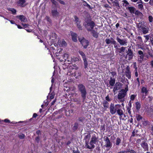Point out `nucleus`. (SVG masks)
Returning a JSON list of instances; mask_svg holds the SVG:
<instances>
[{
  "label": "nucleus",
  "mask_w": 153,
  "mask_h": 153,
  "mask_svg": "<svg viewBox=\"0 0 153 153\" xmlns=\"http://www.w3.org/2000/svg\"><path fill=\"white\" fill-rule=\"evenodd\" d=\"M98 140V137L96 133H92L91 140L90 143L87 144V147L89 149H93L95 147L94 144Z\"/></svg>",
  "instance_id": "1"
},
{
  "label": "nucleus",
  "mask_w": 153,
  "mask_h": 153,
  "mask_svg": "<svg viewBox=\"0 0 153 153\" xmlns=\"http://www.w3.org/2000/svg\"><path fill=\"white\" fill-rule=\"evenodd\" d=\"M77 88L78 91L81 94V97L84 100L87 95V91L85 86L82 84H79L78 85Z\"/></svg>",
  "instance_id": "2"
},
{
  "label": "nucleus",
  "mask_w": 153,
  "mask_h": 153,
  "mask_svg": "<svg viewBox=\"0 0 153 153\" xmlns=\"http://www.w3.org/2000/svg\"><path fill=\"white\" fill-rule=\"evenodd\" d=\"M121 105L119 104H116L115 106L113 104L111 103L109 108L110 111L111 113L113 114L116 112L117 109L120 108Z\"/></svg>",
  "instance_id": "3"
},
{
  "label": "nucleus",
  "mask_w": 153,
  "mask_h": 153,
  "mask_svg": "<svg viewBox=\"0 0 153 153\" xmlns=\"http://www.w3.org/2000/svg\"><path fill=\"white\" fill-rule=\"evenodd\" d=\"M126 94L127 93H126V91L124 90L123 89L121 90L118 94V99L120 101H124V98L125 97Z\"/></svg>",
  "instance_id": "4"
},
{
  "label": "nucleus",
  "mask_w": 153,
  "mask_h": 153,
  "mask_svg": "<svg viewBox=\"0 0 153 153\" xmlns=\"http://www.w3.org/2000/svg\"><path fill=\"white\" fill-rule=\"evenodd\" d=\"M78 40L84 48H86L89 45L88 41L82 37H79Z\"/></svg>",
  "instance_id": "5"
},
{
  "label": "nucleus",
  "mask_w": 153,
  "mask_h": 153,
  "mask_svg": "<svg viewBox=\"0 0 153 153\" xmlns=\"http://www.w3.org/2000/svg\"><path fill=\"white\" fill-rule=\"evenodd\" d=\"M86 23L85 24V26L87 30L90 31L93 29L94 26V23L93 22L89 21L86 22Z\"/></svg>",
  "instance_id": "6"
},
{
  "label": "nucleus",
  "mask_w": 153,
  "mask_h": 153,
  "mask_svg": "<svg viewBox=\"0 0 153 153\" xmlns=\"http://www.w3.org/2000/svg\"><path fill=\"white\" fill-rule=\"evenodd\" d=\"M138 53L139 55L138 56V61L139 62L141 63L143 61L144 58L143 52L141 51H139L138 52Z\"/></svg>",
  "instance_id": "7"
},
{
  "label": "nucleus",
  "mask_w": 153,
  "mask_h": 153,
  "mask_svg": "<svg viewBox=\"0 0 153 153\" xmlns=\"http://www.w3.org/2000/svg\"><path fill=\"white\" fill-rule=\"evenodd\" d=\"M104 139L105 142V144L104 145V146L106 148L111 147V143L109 138L108 137H104Z\"/></svg>",
  "instance_id": "8"
},
{
  "label": "nucleus",
  "mask_w": 153,
  "mask_h": 153,
  "mask_svg": "<svg viewBox=\"0 0 153 153\" xmlns=\"http://www.w3.org/2000/svg\"><path fill=\"white\" fill-rule=\"evenodd\" d=\"M121 86V84L119 82H116L114 87L113 91L115 93L116 91L120 89Z\"/></svg>",
  "instance_id": "9"
},
{
  "label": "nucleus",
  "mask_w": 153,
  "mask_h": 153,
  "mask_svg": "<svg viewBox=\"0 0 153 153\" xmlns=\"http://www.w3.org/2000/svg\"><path fill=\"white\" fill-rule=\"evenodd\" d=\"M117 40L118 42L121 45H126L127 41L125 39H121L118 37H117Z\"/></svg>",
  "instance_id": "10"
},
{
  "label": "nucleus",
  "mask_w": 153,
  "mask_h": 153,
  "mask_svg": "<svg viewBox=\"0 0 153 153\" xmlns=\"http://www.w3.org/2000/svg\"><path fill=\"white\" fill-rule=\"evenodd\" d=\"M16 17L20 19L22 22H27V18L23 15L17 16Z\"/></svg>",
  "instance_id": "11"
},
{
  "label": "nucleus",
  "mask_w": 153,
  "mask_h": 153,
  "mask_svg": "<svg viewBox=\"0 0 153 153\" xmlns=\"http://www.w3.org/2000/svg\"><path fill=\"white\" fill-rule=\"evenodd\" d=\"M133 57V55L131 50L130 49H128L127 52V54L126 55V57L128 58V59L130 60Z\"/></svg>",
  "instance_id": "12"
},
{
  "label": "nucleus",
  "mask_w": 153,
  "mask_h": 153,
  "mask_svg": "<svg viewBox=\"0 0 153 153\" xmlns=\"http://www.w3.org/2000/svg\"><path fill=\"white\" fill-rule=\"evenodd\" d=\"M105 41L107 44L111 43L115 44L116 43V42L112 38H111V39H106L105 40Z\"/></svg>",
  "instance_id": "13"
},
{
  "label": "nucleus",
  "mask_w": 153,
  "mask_h": 153,
  "mask_svg": "<svg viewBox=\"0 0 153 153\" xmlns=\"http://www.w3.org/2000/svg\"><path fill=\"white\" fill-rule=\"evenodd\" d=\"M102 104L104 110H106L107 108H108L109 103L106 100H104L102 103Z\"/></svg>",
  "instance_id": "14"
},
{
  "label": "nucleus",
  "mask_w": 153,
  "mask_h": 153,
  "mask_svg": "<svg viewBox=\"0 0 153 153\" xmlns=\"http://www.w3.org/2000/svg\"><path fill=\"white\" fill-rule=\"evenodd\" d=\"M59 45L60 47H65L67 45V43L64 40L59 41L58 42Z\"/></svg>",
  "instance_id": "15"
},
{
  "label": "nucleus",
  "mask_w": 153,
  "mask_h": 153,
  "mask_svg": "<svg viewBox=\"0 0 153 153\" xmlns=\"http://www.w3.org/2000/svg\"><path fill=\"white\" fill-rule=\"evenodd\" d=\"M25 2V0H19L18 1V4L19 6L22 7H24L25 6V5L24 4Z\"/></svg>",
  "instance_id": "16"
},
{
  "label": "nucleus",
  "mask_w": 153,
  "mask_h": 153,
  "mask_svg": "<svg viewBox=\"0 0 153 153\" xmlns=\"http://www.w3.org/2000/svg\"><path fill=\"white\" fill-rule=\"evenodd\" d=\"M71 35L73 41L74 42H77V34L75 33H71Z\"/></svg>",
  "instance_id": "17"
},
{
  "label": "nucleus",
  "mask_w": 153,
  "mask_h": 153,
  "mask_svg": "<svg viewBox=\"0 0 153 153\" xmlns=\"http://www.w3.org/2000/svg\"><path fill=\"white\" fill-rule=\"evenodd\" d=\"M145 26V25L142 22L139 23L137 25V27L140 30H141Z\"/></svg>",
  "instance_id": "18"
},
{
  "label": "nucleus",
  "mask_w": 153,
  "mask_h": 153,
  "mask_svg": "<svg viewBox=\"0 0 153 153\" xmlns=\"http://www.w3.org/2000/svg\"><path fill=\"white\" fill-rule=\"evenodd\" d=\"M51 13L53 16L55 17L58 16L59 14L58 12L57 11V10L56 9L52 10L51 11Z\"/></svg>",
  "instance_id": "19"
},
{
  "label": "nucleus",
  "mask_w": 153,
  "mask_h": 153,
  "mask_svg": "<svg viewBox=\"0 0 153 153\" xmlns=\"http://www.w3.org/2000/svg\"><path fill=\"white\" fill-rule=\"evenodd\" d=\"M91 137V134L90 133L88 134L87 135H85V143L86 146H87V144H88V142L89 141V140Z\"/></svg>",
  "instance_id": "20"
},
{
  "label": "nucleus",
  "mask_w": 153,
  "mask_h": 153,
  "mask_svg": "<svg viewBox=\"0 0 153 153\" xmlns=\"http://www.w3.org/2000/svg\"><path fill=\"white\" fill-rule=\"evenodd\" d=\"M128 9L131 13H134L136 10L135 8L133 7H128Z\"/></svg>",
  "instance_id": "21"
},
{
  "label": "nucleus",
  "mask_w": 153,
  "mask_h": 153,
  "mask_svg": "<svg viewBox=\"0 0 153 153\" xmlns=\"http://www.w3.org/2000/svg\"><path fill=\"white\" fill-rule=\"evenodd\" d=\"M115 82V79H113L111 77L110 79V80L109 81V84L110 85L112 86H113Z\"/></svg>",
  "instance_id": "22"
},
{
  "label": "nucleus",
  "mask_w": 153,
  "mask_h": 153,
  "mask_svg": "<svg viewBox=\"0 0 153 153\" xmlns=\"http://www.w3.org/2000/svg\"><path fill=\"white\" fill-rule=\"evenodd\" d=\"M146 26L143 28L141 30L143 32V33L144 34H146L148 33L149 30L146 27Z\"/></svg>",
  "instance_id": "23"
},
{
  "label": "nucleus",
  "mask_w": 153,
  "mask_h": 153,
  "mask_svg": "<svg viewBox=\"0 0 153 153\" xmlns=\"http://www.w3.org/2000/svg\"><path fill=\"white\" fill-rule=\"evenodd\" d=\"M141 146L142 147L145 149L146 150L147 149H148V145H147V144L145 142H143L141 144Z\"/></svg>",
  "instance_id": "24"
},
{
  "label": "nucleus",
  "mask_w": 153,
  "mask_h": 153,
  "mask_svg": "<svg viewBox=\"0 0 153 153\" xmlns=\"http://www.w3.org/2000/svg\"><path fill=\"white\" fill-rule=\"evenodd\" d=\"M126 47H122L120 48H117V50L120 53H121L122 52H124L125 50Z\"/></svg>",
  "instance_id": "25"
},
{
  "label": "nucleus",
  "mask_w": 153,
  "mask_h": 153,
  "mask_svg": "<svg viewBox=\"0 0 153 153\" xmlns=\"http://www.w3.org/2000/svg\"><path fill=\"white\" fill-rule=\"evenodd\" d=\"M135 106L137 110L138 111L140 108L141 105L139 102H135Z\"/></svg>",
  "instance_id": "26"
},
{
  "label": "nucleus",
  "mask_w": 153,
  "mask_h": 153,
  "mask_svg": "<svg viewBox=\"0 0 153 153\" xmlns=\"http://www.w3.org/2000/svg\"><path fill=\"white\" fill-rule=\"evenodd\" d=\"M69 56V54L67 53H65L62 56L63 59L65 60H66Z\"/></svg>",
  "instance_id": "27"
},
{
  "label": "nucleus",
  "mask_w": 153,
  "mask_h": 153,
  "mask_svg": "<svg viewBox=\"0 0 153 153\" xmlns=\"http://www.w3.org/2000/svg\"><path fill=\"white\" fill-rule=\"evenodd\" d=\"M116 111L117 114L120 116H121L123 114V111L121 109L118 108Z\"/></svg>",
  "instance_id": "28"
},
{
  "label": "nucleus",
  "mask_w": 153,
  "mask_h": 153,
  "mask_svg": "<svg viewBox=\"0 0 153 153\" xmlns=\"http://www.w3.org/2000/svg\"><path fill=\"white\" fill-rule=\"evenodd\" d=\"M136 117L137 118V121H140L141 120H142L143 119L142 117L140 114H137L136 115Z\"/></svg>",
  "instance_id": "29"
},
{
  "label": "nucleus",
  "mask_w": 153,
  "mask_h": 153,
  "mask_svg": "<svg viewBox=\"0 0 153 153\" xmlns=\"http://www.w3.org/2000/svg\"><path fill=\"white\" fill-rule=\"evenodd\" d=\"M141 92L143 93H145L146 95L148 92L146 88L145 87H143L141 89Z\"/></svg>",
  "instance_id": "30"
},
{
  "label": "nucleus",
  "mask_w": 153,
  "mask_h": 153,
  "mask_svg": "<svg viewBox=\"0 0 153 153\" xmlns=\"http://www.w3.org/2000/svg\"><path fill=\"white\" fill-rule=\"evenodd\" d=\"M113 6H118L119 4L118 2V1L115 0V1H113L112 2Z\"/></svg>",
  "instance_id": "31"
},
{
  "label": "nucleus",
  "mask_w": 153,
  "mask_h": 153,
  "mask_svg": "<svg viewBox=\"0 0 153 153\" xmlns=\"http://www.w3.org/2000/svg\"><path fill=\"white\" fill-rule=\"evenodd\" d=\"M126 75L128 79L131 78V73L129 71H128L126 72Z\"/></svg>",
  "instance_id": "32"
},
{
  "label": "nucleus",
  "mask_w": 153,
  "mask_h": 153,
  "mask_svg": "<svg viewBox=\"0 0 153 153\" xmlns=\"http://www.w3.org/2000/svg\"><path fill=\"white\" fill-rule=\"evenodd\" d=\"M79 53L82 56L83 59L86 58L85 56L84 53L81 51H79Z\"/></svg>",
  "instance_id": "33"
},
{
  "label": "nucleus",
  "mask_w": 153,
  "mask_h": 153,
  "mask_svg": "<svg viewBox=\"0 0 153 153\" xmlns=\"http://www.w3.org/2000/svg\"><path fill=\"white\" fill-rule=\"evenodd\" d=\"M83 60L84 61V65L85 66V68H87V67L88 65V63L87 62L86 59V58H85L83 59Z\"/></svg>",
  "instance_id": "34"
},
{
  "label": "nucleus",
  "mask_w": 153,
  "mask_h": 153,
  "mask_svg": "<svg viewBox=\"0 0 153 153\" xmlns=\"http://www.w3.org/2000/svg\"><path fill=\"white\" fill-rule=\"evenodd\" d=\"M74 21L75 22L76 24H78L80 22L79 18L76 16H74Z\"/></svg>",
  "instance_id": "35"
},
{
  "label": "nucleus",
  "mask_w": 153,
  "mask_h": 153,
  "mask_svg": "<svg viewBox=\"0 0 153 153\" xmlns=\"http://www.w3.org/2000/svg\"><path fill=\"white\" fill-rule=\"evenodd\" d=\"M121 142L120 139L118 137L117 138L116 140V144L117 145H118Z\"/></svg>",
  "instance_id": "36"
},
{
  "label": "nucleus",
  "mask_w": 153,
  "mask_h": 153,
  "mask_svg": "<svg viewBox=\"0 0 153 153\" xmlns=\"http://www.w3.org/2000/svg\"><path fill=\"white\" fill-rule=\"evenodd\" d=\"M19 137L21 139H23L25 137V135L23 134L20 133L18 135Z\"/></svg>",
  "instance_id": "37"
},
{
  "label": "nucleus",
  "mask_w": 153,
  "mask_h": 153,
  "mask_svg": "<svg viewBox=\"0 0 153 153\" xmlns=\"http://www.w3.org/2000/svg\"><path fill=\"white\" fill-rule=\"evenodd\" d=\"M8 10L11 11L13 14H15L16 12V10L13 8H9L8 9Z\"/></svg>",
  "instance_id": "38"
},
{
  "label": "nucleus",
  "mask_w": 153,
  "mask_h": 153,
  "mask_svg": "<svg viewBox=\"0 0 153 153\" xmlns=\"http://www.w3.org/2000/svg\"><path fill=\"white\" fill-rule=\"evenodd\" d=\"M72 68H73V69H75L76 70H77L79 68L77 66V65L76 64H74L72 65Z\"/></svg>",
  "instance_id": "39"
},
{
  "label": "nucleus",
  "mask_w": 153,
  "mask_h": 153,
  "mask_svg": "<svg viewBox=\"0 0 153 153\" xmlns=\"http://www.w3.org/2000/svg\"><path fill=\"white\" fill-rule=\"evenodd\" d=\"M45 19L49 22V23H50L51 22V20L49 17L47 16H46L45 18Z\"/></svg>",
  "instance_id": "40"
},
{
  "label": "nucleus",
  "mask_w": 153,
  "mask_h": 153,
  "mask_svg": "<svg viewBox=\"0 0 153 153\" xmlns=\"http://www.w3.org/2000/svg\"><path fill=\"white\" fill-rule=\"evenodd\" d=\"M136 15H141L142 14L141 13L137 10H136L134 13Z\"/></svg>",
  "instance_id": "41"
},
{
  "label": "nucleus",
  "mask_w": 153,
  "mask_h": 153,
  "mask_svg": "<svg viewBox=\"0 0 153 153\" xmlns=\"http://www.w3.org/2000/svg\"><path fill=\"white\" fill-rule=\"evenodd\" d=\"M144 37L146 39V40H145L144 42H146L149 39V37L148 35L144 36Z\"/></svg>",
  "instance_id": "42"
},
{
  "label": "nucleus",
  "mask_w": 153,
  "mask_h": 153,
  "mask_svg": "<svg viewBox=\"0 0 153 153\" xmlns=\"http://www.w3.org/2000/svg\"><path fill=\"white\" fill-rule=\"evenodd\" d=\"M149 20L150 22H152L153 21V18L152 16H150L149 17Z\"/></svg>",
  "instance_id": "43"
},
{
  "label": "nucleus",
  "mask_w": 153,
  "mask_h": 153,
  "mask_svg": "<svg viewBox=\"0 0 153 153\" xmlns=\"http://www.w3.org/2000/svg\"><path fill=\"white\" fill-rule=\"evenodd\" d=\"M22 25L24 26V27L25 28L29 26V25L28 24H26L25 23H22Z\"/></svg>",
  "instance_id": "44"
},
{
  "label": "nucleus",
  "mask_w": 153,
  "mask_h": 153,
  "mask_svg": "<svg viewBox=\"0 0 153 153\" xmlns=\"http://www.w3.org/2000/svg\"><path fill=\"white\" fill-rule=\"evenodd\" d=\"M136 96L134 95H131L130 97L131 100H134Z\"/></svg>",
  "instance_id": "45"
},
{
  "label": "nucleus",
  "mask_w": 153,
  "mask_h": 153,
  "mask_svg": "<svg viewBox=\"0 0 153 153\" xmlns=\"http://www.w3.org/2000/svg\"><path fill=\"white\" fill-rule=\"evenodd\" d=\"M51 1L52 3L55 5H56L57 4V3L54 0H51Z\"/></svg>",
  "instance_id": "46"
},
{
  "label": "nucleus",
  "mask_w": 153,
  "mask_h": 153,
  "mask_svg": "<svg viewBox=\"0 0 153 153\" xmlns=\"http://www.w3.org/2000/svg\"><path fill=\"white\" fill-rule=\"evenodd\" d=\"M143 6L142 4H139L138 5V7L139 9H142L143 8Z\"/></svg>",
  "instance_id": "47"
},
{
  "label": "nucleus",
  "mask_w": 153,
  "mask_h": 153,
  "mask_svg": "<svg viewBox=\"0 0 153 153\" xmlns=\"http://www.w3.org/2000/svg\"><path fill=\"white\" fill-rule=\"evenodd\" d=\"M93 36L94 37L97 38V34L96 32H93Z\"/></svg>",
  "instance_id": "48"
},
{
  "label": "nucleus",
  "mask_w": 153,
  "mask_h": 153,
  "mask_svg": "<svg viewBox=\"0 0 153 153\" xmlns=\"http://www.w3.org/2000/svg\"><path fill=\"white\" fill-rule=\"evenodd\" d=\"M105 99L106 101H107L108 102L111 101V100L109 98V97L108 96H107L106 97Z\"/></svg>",
  "instance_id": "49"
},
{
  "label": "nucleus",
  "mask_w": 153,
  "mask_h": 153,
  "mask_svg": "<svg viewBox=\"0 0 153 153\" xmlns=\"http://www.w3.org/2000/svg\"><path fill=\"white\" fill-rule=\"evenodd\" d=\"M76 24L78 28L80 29L81 28V25L80 24V22H79V23H78V24L77 23H76Z\"/></svg>",
  "instance_id": "50"
},
{
  "label": "nucleus",
  "mask_w": 153,
  "mask_h": 153,
  "mask_svg": "<svg viewBox=\"0 0 153 153\" xmlns=\"http://www.w3.org/2000/svg\"><path fill=\"white\" fill-rule=\"evenodd\" d=\"M111 73L112 74V75L113 76H116V73L115 72L113 71L111 72Z\"/></svg>",
  "instance_id": "51"
},
{
  "label": "nucleus",
  "mask_w": 153,
  "mask_h": 153,
  "mask_svg": "<svg viewBox=\"0 0 153 153\" xmlns=\"http://www.w3.org/2000/svg\"><path fill=\"white\" fill-rule=\"evenodd\" d=\"M58 1H59V2L62 4H65V3L63 1H62L61 0H58Z\"/></svg>",
  "instance_id": "52"
},
{
  "label": "nucleus",
  "mask_w": 153,
  "mask_h": 153,
  "mask_svg": "<svg viewBox=\"0 0 153 153\" xmlns=\"http://www.w3.org/2000/svg\"><path fill=\"white\" fill-rule=\"evenodd\" d=\"M54 97V96L52 94H51L50 95V98L51 99H53Z\"/></svg>",
  "instance_id": "53"
},
{
  "label": "nucleus",
  "mask_w": 153,
  "mask_h": 153,
  "mask_svg": "<svg viewBox=\"0 0 153 153\" xmlns=\"http://www.w3.org/2000/svg\"><path fill=\"white\" fill-rule=\"evenodd\" d=\"M39 136H38L36 137V138L35 139V140L36 142H38L39 140Z\"/></svg>",
  "instance_id": "54"
},
{
  "label": "nucleus",
  "mask_w": 153,
  "mask_h": 153,
  "mask_svg": "<svg viewBox=\"0 0 153 153\" xmlns=\"http://www.w3.org/2000/svg\"><path fill=\"white\" fill-rule=\"evenodd\" d=\"M123 2L124 3L126 4V5H128L129 4V3L126 0H124Z\"/></svg>",
  "instance_id": "55"
},
{
  "label": "nucleus",
  "mask_w": 153,
  "mask_h": 153,
  "mask_svg": "<svg viewBox=\"0 0 153 153\" xmlns=\"http://www.w3.org/2000/svg\"><path fill=\"white\" fill-rule=\"evenodd\" d=\"M78 124L77 123H76L74 124V127L75 128H77L78 127Z\"/></svg>",
  "instance_id": "56"
},
{
  "label": "nucleus",
  "mask_w": 153,
  "mask_h": 153,
  "mask_svg": "<svg viewBox=\"0 0 153 153\" xmlns=\"http://www.w3.org/2000/svg\"><path fill=\"white\" fill-rule=\"evenodd\" d=\"M74 153H80V152L78 150H74L73 151Z\"/></svg>",
  "instance_id": "57"
},
{
  "label": "nucleus",
  "mask_w": 153,
  "mask_h": 153,
  "mask_svg": "<svg viewBox=\"0 0 153 153\" xmlns=\"http://www.w3.org/2000/svg\"><path fill=\"white\" fill-rule=\"evenodd\" d=\"M149 3L151 5H153V0H150Z\"/></svg>",
  "instance_id": "58"
},
{
  "label": "nucleus",
  "mask_w": 153,
  "mask_h": 153,
  "mask_svg": "<svg viewBox=\"0 0 153 153\" xmlns=\"http://www.w3.org/2000/svg\"><path fill=\"white\" fill-rule=\"evenodd\" d=\"M137 39L140 42H142V38H141V37L140 36H138L137 37Z\"/></svg>",
  "instance_id": "59"
},
{
  "label": "nucleus",
  "mask_w": 153,
  "mask_h": 153,
  "mask_svg": "<svg viewBox=\"0 0 153 153\" xmlns=\"http://www.w3.org/2000/svg\"><path fill=\"white\" fill-rule=\"evenodd\" d=\"M137 82H138V86H139L140 85V82L139 79L138 78H137Z\"/></svg>",
  "instance_id": "60"
},
{
  "label": "nucleus",
  "mask_w": 153,
  "mask_h": 153,
  "mask_svg": "<svg viewBox=\"0 0 153 153\" xmlns=\"http://www.w3.org/2000/svg\"><path fill=\"white\" fill-rule=\"evenodd\" d=\"M4 121L6 123H10V120L7 119H5L4 120Z\"/></svg>",
  "instance_id": "61"
},
{
  "label": "nucleus",
  "mask_w": 153,
  "mask_h": 153,
  "mask_svg": "<svg viewBox=\"0 0 153 153\" xmlns=\"http://www.w3.org/2000/svg\"><path fill=\"white\" fill-rule=\"evenodd\" d=\"M56 101V100H53L51 103V105H53L55 103Z\"/></svg>",
  "instance_id": "62"
},
{
  "label": "nucleus",
  "mask_w": 153,
  "mask_h": 153,
  "mask_svg": "<svg viewBox=\"0 0 153 153\" xmlns=\"http://www.w3.org/2000/svg\"><path fill=\"white\" fill-rule=\"evenodd\" d=\"M38 116L37 114L36 113H34L33 115V117L35 118Z\"/></svg>",
  "instance_id": "63"
},
{
  "label": "nucleus",
  "mask_w": 153,
  "mask_h": 153,
  "mask_svg": "<svg viewBox=\"0 0 153 153\" xmlns=\"http://www.w3.org/2000/svg\"><path fill=\"white\" fill-rule=\"evenodd\" d=\"M150 65H151L152 67L153 68V60L151 61L150 62Z\"/></svg>",
  "instance_id": "64"
}]
</instances>
